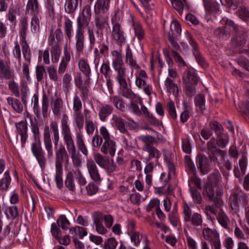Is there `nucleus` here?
Wrapping results in <instances>:
<instances>
[{
    "mask_svg": "<svg viewBox=\"0 0 249 249\" xmlns=\"http://www.w3.org/2000/svg\"><path fill=\"white\" fill-rule=\"evenodd\" d=\"M94 159L99 166L104 168L108 173H112L116 169V164L112 159L104 158L99 153L95 154Z\"/></svg>",
    "mask_w": 249,
    "mask_h": 249,
    "instance_id": "nucleus-9",
    "label": "nucleus"
},
{
    "mask_svg": "<svg viewBox=\"0 0 249 249\" xmlns=\"http://www.w3.org/2000/svg\"><path fill=\"white\" fill-rule=\"evenodd\" d=\"M7 103L11 105L13 110L18 113H21L23 107L20 101L16 98L9 97L7 99Z\"/></svg>",
    "mask_w": 249,
    "mask_h": 249,
    "instance_id": "nucleus-31",
    "label": "nucleus"
},
{
    "mask_svg": "<svg viewBox=\"0 0 249 249\" xmlns=\"http://www.w3.org/2000/svg\"><path fill=\"white\" fill-rule=\"evenodd\" d=\"M202 233L204 238L211 242L219 238V234L215 229L206 228L203 230Z\"/></svg>",
    "mask_w": 249,
    "mask_h": 249,
    "instance_id": "nucleus-29",
    "label": "nucleus"
},
{
    "mask_svg": "<svg viewBox=\"0 0 249 249\" xmlns=\"http://www.w3.org/2000/svg\"><path fill=\"white\" fill-rule=\"evenodd\" d=\"M112 30L111 37L118 45L122 46L126 42L124 32L120 23L113 20H112Z\"/></svg>",
    "mask_w": 249,
    "mask_h": 249,
    "instance_id": "nucleus-8",
    "label": "nucleus"
},
{
    "mask_svg": "<svg viewBox=\"0 0 249 249\" xmlns=\"http://www.w3.org/2000/svg\"><path fill=\"white\" fill-rule=\"evenodd\" d=\"M165 86L168 92L173 93L177 96L178 94V89L175 83L170 78H167L165 81Z\"/></svg>",
    "mask_w": 249,
    "mask_h": 249,
    "instance_id": "nucleus-48",
    "label": "nucleus"
},
{
    "mask_svg": "<svg viewBox=\"0 0 249 249\" xmlns=\"http://www.w3.org/2000/svg\"><path fill=\"white\" fill-rule=\"evenodd\" d=\"M217 220L219 224L226 229H229L230 220L227 214L222 210H220L217 216Z\"/></svg>",
    "mask_w": 249,
    "mask_h": 249,
    "instance_id": "nucleus-35",
    "label": "nucleus"
},
{
    "mask_svg": "<svg viewBox=\"0 0 249 249\" xmlns=\"http://www.w3.org/2000/svg\"><path fill=\"white\" fill-rule=\"evenodd\" d=\"M51 52L53 62L55 63L57 62L59 60L61 53L59 45L58 44L53 45L51 49Z\"/></svg>",
    "mask_w": 249,
    "mask_h": 249,
    "instance_id": "nucleus-56",
    "label": "nucleus"
},
{
    "mask_svg": "<svg viewBox=\"0 0 249 249\" xmlns=\"http://www.w3.org/2000/svg\"><path fill=\"white\" fill-rule=\"evenodd\" d=\"M51 129L53 133L54 146H57L59 142L60 137L58 124L56 122L52 121L50 124Z\"/></svg>",
    "mask_w": 249,
    "mask_h": 249,
    "instance_id": "nucleus-44",
    "label": "nucleus"
},
{
    "mask_svg": "<svg viewBox=\"0 0 249 249\" xmlns=\"http://www.w3.org/2000/svg\"><path fill=\"white\" fill-rule=\"evenodd\" d=\"M88 33L89 38V42L91 45H94L96 44H100L103 40V31L99 30L89 29L88 30Z\"/></svg>",
    "mask_w": 249,
    "mask_h": 249,
    "instance_id": "nucleus-18",
    "label": "nucleus"
},
{
    "mask_svg": "<svg viewBox=\"0 0 249 249\" xmlns=\"http://www.w3.org/2000/svg\"><path fill=\"white\" fill-rule=\"evenodd\" d=\"M4 213L8 219L12 220L18 218L19 215L18 209L16 206L6 207Z\"/></svg>",
    "mask_w": 249,
    "mask_h": 249,
    "instance_id": "nucleus-38",
    "label": "nucleus"
},
{
    "mask_svg": "<svg viewBox=\"0 0 249 249\" xmlns=\"http://www.w3.org/2000/svg\"><path fill=\"white\" fill-rule=\"evenodd\" d=\"M63 136L64 143L66 146L68 152L71 156L73 165L76 167H80L81 165L82 161L80 158L79 152L76 150L72 134Z\"/></svg>",
    "mask_w": 249,
    "mask_h": 249,
    "instance_id": "nucleus-5",
    "label": "nucleus"
},
{
    "mask_svg": "<svg viewBox=\"0 0 249 249\" xmlns=\"http://www.w3.org/2000/svg\"><path fill=\"white\" fill-rule=\"evenodd\" d=\"M245 96L247 97V100L242 101L239 105V107L244 114L249 115V89L247 90Z\"/></svg>",
    "mask_w": 249,
    "mask_h": 249,
    "instance_id": "nucleus-47",
    "label": "nucleus"
},
{
    "mask_svg": "<svg viewBox=\"0 0 249 249\" xmlns=\"http://www.w3.org/2000/svg\"><path fill=\"white\" fill-rule=\"evenodd\" d=\"M213 202V204L212 206H207L205 207V212L206 215L208 216L211 214H216L217 208L220 206V201L217 198L214 196V200H210Z\"/></svg>",
    "mask_w": 249,
    "mask_h": 249,
    "instance_id": "nucleus-39",
    "label": "nucleus"
},
{
    "mask_svg": "<svg viewBox=\"0 0 249 249\" xmlns=\"http://www.w3.org/2000/svg\"><path fill=\"white\" fill-rule=\"evenodd\" d=\"M112 120L115 124V125L118 130L123 133H127V129L125 127L124 122L121 117H118L117 115H113Z\"/></svg>",
    "mask_w": 249,
    "mask_h": 249,
    "instance_id": "nucleus-43",
    "label": "nucleus"
},
{
    "mask_svg": "<svg viewBox=\"0 0 249 249\" xmlns=\"http://www.w3.org/2000/svg\"><path fill=\"white\" fill-rule=\"evenodd\" d=\"M197 167L203 174H207L210 171V165L207 157L202 154H198L196 158Z\"/></svg>",
    "mask_w": 249,
    "mask_h": 249,
    "instance_id": "nucleus-15",
    "label": "nucleus"
},
{
    "mask_svg": "<svg viewBox=\"0 0 249 249\" xmlns=\"http://www.w3.org/2000/svg\"><path fill=\"white\" fill-rule=\"evenodd\" d=\"M51 107L54 115L60 116L63 109V102L60 97L52 98L51 100Z\"/></svg>",
    "mask_w": 249,
    "mask_h": 249,
    "instance_id": "nucleus-19",
    "label": "nucleus"
},
{
    "mask_svg": "<svg viewBox=\"0 0 249 249\" xmlns=\"http://www.w3.org/2000/svg\"><path fill=\"white\" fill-rule=\"evenodd\" d=\"M110 0H97L94 7L95 15H107Z\"/></svg>",
    "mask_w": 249,
    "mask_h": 249,
    "instance_id": "nucleus-17",
    "label": "nucleus"
},
{
    "mask_svg": "<svg viewBox=\"0 0 249 249\" xmlns=\"http://www.w3.org/2000/svg\"><path fill=\"white\" fill-rule=\"evenodd\" d=\"M140 140L143 143L142 150L148 154L145 160L149 161L152 159L157 160L160 157L161 153L160 150L153 146V144L156 142L155 138L150 135L142 136Z\"/></svg>",
    "mask_w": 249,
    "mask_h": 249,
    "instance_id": "nucleus-3",
    "label": "nucleus"
},
{
    "mask_svg": "<svg viewBox=\"0 0 249 249\" xmlns=\"http://www.w3.org/2000/svg\"><path fill=\"white\" fill-rule=\"evenodd\" d=\"M112 55L114 57L112 61V66L113 68L123 66L124 62L122 55V50L113 51L111 52Z\"/></svg>",
    "mask_w": 249,
    "mask_h": 249,
    "instance_id": "nucleus-34",
    "label": "nucleus"
},
{
    "mask_svg": "<svg viewBox=\"0 0 249 249\" xmlns=\"http://www.w3.org/2000/svg\"><path fill=\"white\" fill-rule=\"evenodd\" d=\"M192 225L195 227L201 226L203 223L202 217L198 213H194L190 219V221Z\"/></svg>",
    "mask_w": 249,
    "mask_h": 249,
    "instance_id": "nucleus-57",
    "label": "nucleus"
},
{
    "mask_svg": "<svg viewBox=\"0 0 249 249\" xmlns=\"http://www.w3.org/2000/svg\"><path fill=\"white\" fill-rule=\"evenodd\" d=\"M171 2L173 7L179 13L188 9L186 0H171Z\"/></svg>",
    "mask_w": 249,
    "mask_h": 249,
    "instance_id": "nucleus-42",
    "label": "nucleus"
},
{
    "mask_svg": "<svg viewBox=\"0 0 249 249\" xmlns=\"http://www.w3.org/2000/svg\"><path fill=\"white\" fill-rule=\"evenodd\" d=\"M133 27L134 30L135 36L139 40H142L144 36V31L141 24L138 22H133Z\"/></svg>",
    "mask_w": 249,
    "mask_h": 249,
    "instance_id": "nucleus-52",
    "label": "nucleus"
},
{
    "mask_svg": "<svg viewBox=\"0 0 249 249\" xmlns=\"http://www.w3.org/2000/svg\"><path fill=\"white\" fill-rule=\"evenodd\" d=\"M11 180L9 171H6L3 178L0 179V190L6 191L8 190Z\"/></svg>",
    "mask_w": 249,
    "mask_h": 249,
    "instance_id": "nucleus-41",
    "label": "nucleus"
},
{
    "mask_svg": "<svg viewBox=\"0 0 249 249\" xmlns=\"http://www.w3.org/2000/svg\"><path fill=\"white\" fill-rule=\"evenodd\" d=\"M78 68L83 74L88 78V80H90L91 70L88 60L83 58L80 59L78 61Z\"/></svg>",
    "mask_w": 249,
    "mask_h": 249,
    "instance_id": "nucleus-28",
    "label": "nucleus"
},
{
    "mask_svg": "<svg viewBox=\"0 0 249 249\" xmlns=\"http://www.w3.org/2000/svg\"><path fill=\"white\" fill-rule=\"evenodd\" d=\"M84 31H76L75 36V45L77 52L79 53H82L84 48L85 36Z\"/></svg>",
    "mask_w": 249,
    "mask_h": 249,
    "instance_id": "nucleus-27",
    "label": "nucleus"
},
{
    "mask_svg": "<svg viewBox=\"0 0 249 249\" xmlns=\"http://www.w3.org/2000/svg\"><path fill=\"white\" fill-rule=\"evenodd\" d=\"M40 8L38 0H28L26 9V14L37 15L39 13Z\"/></svg>",
    "mask_w": 249,
    "mask_h": 249,
    "instance_id": "nucleus-26",
    "label": "nucleus"
},
{
    "mask_svg": "<svg viewBox=\"0 0 249 249\" xmlns=\"http://www.w3.org/2000/svg\"><path fill=\"white\" fill-rule=\"evenodd\" d=\"M189 43L193 48V54L195 56L196 61L197 63L202 66V67L205 68L208 67V64L206 62L204 58L199 53L198 50V45L196 41L190 37L189 40Z\"/></svg>",
    "mask_w": 249,
    "mask_h": 249,
    "instance_id": "nucleus-16",
    "label": "nucleus"
},
{
    "mask_svg": "<svg viewBox=\"0 0 249 249\" xmlns=\"http://www.w3.org/2000/svg\"><path fill=\"white\" fill-rule=\"evenodd\" d=\"M113 110V107L109 105H103L99 112V116L102 121H104L107 117L110 115Z\"/></svg>",
    "mask_w": 249,
    "mask_h": 249,
    "instance_id": "nucleus-33",
    "label": "nucleus"
},
{
    "mask_svg": "<svg viewBox=\"0 0 249 249\" xmlns=\"http://www.w3.org/2000/svg\"><path fill=\"white\" fill-rule=\"evenodd\" d=\"M118 242L114 237H110L106 240L103 245V249H116Z\"/></svg>",
    "mask_w": 249,
    "mask_h": 249,
    "instance_id": "nucleus-62",
    "label": "nucleus"
},
{
    "mask_svg": "<svg viewBox=\"0 0 249 249\" xmlns=\"http://www.w3.org/2000/svg\"><path fill=\"white\" fill-rule=\"evenodd\" d=\"M85 128L88 134L92 135L96 128V125L92 120L86 119L85 121Z\"/></svg>",
    "mask_w": 249,
    "mask_h": 249,
    "instance_id": "nucleus-63",
    "label": "nucleus"
},
{
    "mask_svg": "<svg viewBox=\"0 0 249 249\" xmlns=\"http://www.w3.org/2000/svg\"><path fill=\"white\" fill-rule=\"evenodd\" d=\"M76 142L79 149L84 155H87L88 151L85 144L83 136L81 134H77Z\"/></svg>",
    "mask_w": 249,
    "mask_h": 249,
    "instance_id": "nucleus-54",
    "label": "nucleus"
},
{
    "mask_svg": "<svg viewBox=\"0 0 249 249\" xmlns=\"http://www.w3.org/2000/svg\"><path fill=\"white\" fill-rule=\"evenodd\" d=\"M101 151L105 154L109 153L111 156H113L116 151L115 142L111 139L105 141Z\"/></svg>",
    "mask_w": 249,
    "mask_h": 249,
    "instance_id": "nucleus-25",
    "label": "nucleus"
},
{
    "mask_svg": "<svg viewBox=\"0 0 249 249\" xmlns=\"http://www.w3.org/2000/svg\"><path fill=\"white\" fill-rule=\"evenodd\" d=\"M117 72L116 78L119 85L126 83V69L123 66L113 68Z\"/></svg>",
    "mask_w": 249,
    "mask_h": 249,
    "instance_id": "nucleus-37",
    "label": "nucleus"
},
{
    "mask_svg": "<svg viewBox=\"0 0 249 249\" xmlns=\"http://www.w3.org/2000/svg\"><path fill=\"white\" fill-rule=\"evenodd\" d=\"M43 142L45 149L46 150L47 157L51 159L53 155V142L51 137L49 128L48 126H45L43 133Z\"/></svg>",
    "mask_w": 249,
    "mask_h": 249,
    "instance_id": "nucleus-12",
    "label": "nucleus"
},
{
    "mask_svg": "<svg viewBox=\"0 0 249 249\" xmlns=\"http://www.w3.org/2000/svg\"><path fill=\"white\" fill-rule=\"evenodd\" d=\"M90 18L84 17V16L80 15L77 19V28L76 31H84V28L88 26Z\"/></svg>",
    "mask_w": 249,
    "mask_h": 249,
    "instance_id": "nucleus-45",
    "label": "nucleus"
},
{
    "mask_svg": "<svg viewBox=\"0 0 249 249\" xmlns=\"http://www.w3.org/2000/svg\"><path fill=\"white\" fill-rule=\"evenodd\" d=\"M185 163L186 167V169L190 174H196V168L189 156H186L185 157Z\"/></svg>",
    "mask_w": 249,
    "mask_h": 249,
    "instance_id": "nucleus-61",
    "label": "nucleus"
},
{
    "mask_svg": "<svg viewBox=\"0 0 249 249\" xmlns=\"http://www.w3.org/2000/svg\"><path fill=\"white\" fill-rule=\"evenodd\" d=\"M56 223L64 230H67L70 226L69 221L64 215H60Z\"/></svg>",
    "mask_w": 249,
    "mask_h": 249,
    "instance_id": "nucleus-59",
    "label": "nucleus"
},
{
    "mask_svg": "<svg viewBox=\"0 0 249 249\" xmlns=\"http://www.w3.org/2000/svg\"><path fill=\"white\" fill-rule=\"evenodd\" d=\"M221 3L230 9L235 10L242 3V0H220Z\"/></svg>",
    "mask_w": 249,
    "mask_h": 249,
    "instance_id": "nucleus-58",
    "label": "nucleus"
},
{
    "mask_svg": "<svg viewBox=\"0 0 249 249\" xmlns=\"http://www.w3.org/2000/svg\"><path fill=\"white\" fill-rule=\"evenodd\" d=\"M94 24L96 27L95 30H103L108 26V16L107 15H95Z\"/></svg>",
    "mask_w": 249,
    "mask_h": 249,
    "instance_id": "nucleus-20",
    "label": "nucleus"
},
{
    "mask_svg": "<svg viewBox=\"0 0 249 249\" xmlns=\"http://www.w3.org/2000/svg\"><path fill=\"white\" fill-rule=\"evenodd\" d=\"M209 126L211 130H213L217 136L223 133V127L218 122H211Z\"/></svg>",
    "mask_w": 249,
    "mask_h": 249,
    "instance_id": "nucleus-64",
    "label": "nucleus"
},
{
    "mask_svg": "<svg viewBox=\"0 0 249 249\" xmlns=\"http://www.w3.org/2000/svg\"><path fill=\"white\" fill-rule=\"evenodd\" d=\"M69 118L66 114H63L61 120L62 134L63 136L71 134L70 127L68 124Z\"/></svg>",
    "mask_w": 249,
    "mask_h": 249,
    "instance_id": "nucleus-40",
    "label": "nucleus"
},
{
    "mask_svg": "<svg viewBox=\"0 0 249 249\" xmlns=\"http://www.w3.org/2000/svg\"><path fill=\"white\" fill-rule=\"evenodd\" d=\"M205 10L207 14H211L219 11L217 3L213 0H203Z\"/></svg>",
    "mask_w": 249,
    "mask_h": 249,
    "instance_id": "nucleus-32",
    "label": "nucleus"
},
{
    "mask_svg": "<svg viewBox=\"0 0 249 249\" xmlns=\"http://www.w3.org/2000/svg\"><path fill=\"white\" fill-rule=\"evenodd\" d=\"M17 133L20 136L21 147H24L28 138V124L26 120L15 124Z\"/></svg>",
    "mask_w": 249,
    "mask_h": 249,
    "instance_id": "nucleus-11",
    "label": "nucleus"
},
{
    "mask_svg": "<svg viewBox=\"0 0 249 249\" xmlns=\"http://www.w3.org/2000/svg\"><path fill=\"white\" fill-rule=\"evenodd\" d=\"M182 80L185 85V93L188 97H193L196 93V87L199 78L195 70L187 69L182 75Z\"/></svg>",
    "mask_w": 249,
    "mask_h": 249,
    "instance_id": "nucleus-2",
    "label": "nucleus"
},
{
    "mask_svg": "<svg viewBox=\"0 0 249 249\" xmlns=\"http://www.w3.org/2000/svg\"><path fill=\"white\" fill-rule=\"evenodd\" d=\"M114 106L122 111H124L126 109L125 103L124 100L118 96H114L111 98Z\"/></svg>",
    "mask_w": 249,
    "mask_h": 249,
    "instance_id": "nucleus-51",
    "label": "nucleus"
},
{
    "mask_svg": "<svg viewBox=\"0 0 249 249\" xmlns=\"http://www.w3.org/2000/svg\"><path fill=\"white\" fill-rule=\"evenodd\" d=\"M111 69L108 61H105L102 64L100 69V72L103 74L106 78H110Z\"/></svg>",
    "mask_w": 249,
    "mask_h": 249,
    "instance_id": "nucleus-60",
    "label": "nucleus"
},
{
    "mask_svg": "<svg viewBox=\"0 0 249 249\" xmlns=\"http://www.w3.org/2000/svg\"><path fill=\"white\" fill-rule=\"evenodd\" d=\"M216 140L213 137L207 143V153L211 160H214L215 155H220L224 151L219 149L217 147Z\"/></svg>",
    "mask_w": 249,
    "mask_h": 249,
    "instance_id": "nucleus-14",
    "label": "nucleus"
},
{
    "mask_svg": "<svg viewBox=\"0 0 249 249\" xmlns=\"http://www.w3.org/2000/svg\"><path fill=\"white\" fill-rule=\"evenodd\" d=\"M196 106L198 108L199 111L203 112L205 109L206 99L204 94L199 93L194 99Z\"/></svg>",
    "mask_w": 249,
    "mask_h": 249,
    "instance_id": "nucleus-36",
    "label": "nucleus"
},
{
    "mask_svg": "<svg viewBox=\"0 0 249 249\" xmlns=\"http://www.w3.org/2000/svg\"><path fill=\"white\" fill-rule=\"evenodd\" d=\"M120 93L122 96L132 101H134L137 98H139L137 94L132 90L130 87H128L127 82L120 85ZM129 86H130V84H129Z\"/></svg>",
    "mask_w": 249,
    "mask_h": 249,
    "instance_id": "nucleus-21",
    "label": "nucleus"
},
{
    "mask_svg": "<svg viewBox=\"0 0 249 249\" xmlns=\"http://www.w3.org/2000/svg\"><path fill=\"white\" fill-rule=\"evenodd\" d=\"M89 80H88V78L84 82L83 81L82 76L81 74H78L76 77L75 78V85L81 91L83 96L85 98L88 96V86L89 85Z\"/></svg>",
    "mask_w": 249,
    "mask_h": 249,
    "instance_id": "nucleus-22",
    "label": "nucleus"
},
{
    "mask_svg": "<svg viewBox=\"0 0 249 249\" xmlns=\"http://www.w3.org/2000/svg\"><path fill=\"white\" fill-rule=\"evenodd\" d=\"M81 1V0H80ZM79 6V0H65V11L69 14H74L78 9Z\"/></svg>",
    "mask_w": 249,
    "mask_h": 249,
    "instance_id": "nucleus-30",
    "label": "nucleus"
},
{
    "mask_svg": "<svg viewBox=\"0 0 249 249\" xmlns=\"http://www.w3.org/2000/svg\"><path fill=\"white\" fill-rule=\"evenodd\" d=\"M14 74L11 71L7 63L3 60H0V78L6 79H14Z\"/></svg>",
    "mask_w": 249,
    "mask_h": 249,
    "instance_id": "nucleus-23",
    "label": "nucleus"
},
{
    "mask_svg": "<svg viewBox=\"0 0 249 249\" xmlns=\"http://www.w3.org/2000/svg\"><path fill=\"white\" fill-rule=\"evenodd\" d=\"M74 121L76 126L81 130L83 129L84 124V117L82 112L73 113Z\"/></svg>",
    "mask_w": 249,
    "mask_h": 249,
    "instance_id": "nucleus-46",
    "label": "nucleus"
},
{
    "mask_svg": "<svg viewBox=\"0 0 249 249\" xmlns=\"http://www.w3.org/2000/svg\"><path fill=\"white\" fill-rule=\"evenodd\" d=\"M28 26L27 18L26 17L22 18L20 20V34L22 40L24 41L26 40Z\"/></svg>",
    "mask_w": 249,
    "mask_h": 249,
    "instance_id": "nucleus-49",
    "label": "nucleus"
},
{
    "mask_svg": "<svg viewBox=\"0 0 249 249\" xmlns=\"http://www.w3.org/2000/svg\"><path fill=\"white\" fill-rule=\"evenodd\" d=\"M30 124L34 138L35 140L38 141V142H36L32 143L31 150L33 155L36 157L40 166L42 169L45 166L46 160L45 153L41 147L40 141L39 140L40 132L39 126L37 121L36 119L34 121H31Z\"/></svg>",
    "mask_w": 249,
    "mask_h": 249,
    "instance_id": "nucleus-1",
    "label": "nucleus"
},
{
    "mask_svg": "<svg viewBox=\"0 0 249 249\" xmlns=\"http://www.w3.org/2000/svg\"><path fill=\"white\" fill-rule=\"evenodd\" d=\"M181 29L179 23L177 21H173L170 25V31L168 36H179L181 34Z\"/></svg>",
    "mask_w": 249,
    "mask_h": 249,
    "instance_id": "nucleus-50",
    "label": "nucleus"
},
{
    "mask_svg": "<svg viewBox=\"0 0 249 249\" xmlns=\"http://www.w3.org/2000/svg\"><path fill=\"white\" fill-rule=\"evenodd\" d=\"M74 178H75L72 174V170L68 172L65 180V185L70 191H73L75 190Z\"/></svg>",
    "mask_w": 249,
    "mask_h": 249,
    "instance_id": "nucleus-55",
    "label": "nucleus"
},
{
    "mask_svg": "<svg viewBox=\"0 0 249 249\" xmlns=\"http://www.w3.org/2000/svg\"><path fill=\"white\" fill-rule=\"evenodd\" d=\"M219 176V173L216 171L211 174L208 177L207 183L204 186V192L209 200H214L215 190L219 188L220 186Z\"/></svg>",
    "mask_w": 249,
    "mask_h": 249,
    "instance_id": "nucleus-4",
    "label": "nucleus"
},
{
    "mask_svg": "<svg viewBox=\"0 0 249 249\" xmlns=\"http://www.w3.org/2000/svg\"><path fill=\"white\" fill-rule=\"evenodd\" d=\"M220 171L223 177L227 180L230 175V172L231 169V163L229 160L225 161L223 165L220 167Z\"/></svg>",
    "mask_w": 249,
    "mask_h": 249,
    "instance_id": "nucleus-53",
    "label": "nucleus"
},
{
    "mask_svg": "<svg viewBox=\"0 0 249 249\" xmlns=\"http://www.w3.org/2000/svg\"><path fill=\"white\" fill-rule=\"evenodd\" d=\"M55 167L62 168L63 162L69 160V155L65 146L61 144L58 147L55 146Z\"/></svg>",
    "mask_w": 249,
    "mask_h": 249,
    "instance_id": "nucleus-10",
    "label": "nucleus"
},
{
    "mask_svg": "<svg viewBox=\"0 0 249 249\" xmlns=\"http://www.w3.org/2000/svg\"><path fill=\"white\" fill-rule=\"evenodd\" d=\"M87 166L90 177L94 181L99 183L102 180L97 165L92 160H88Z\"/></svg>",
    "mask_w": 249,
    "mask_h": 249,
    "instance_id": "nucleus-13",
    "label": "nucleus"
},
{
    "mask_svg": "<svg viewBox=\"0 0 249 249\" xmlns=\"http://www.w3.org/2000/svg\"><path fill=\"white\" fill-rule=\"evenodd\" d=\"M248 39L247 32L244 29H240L231 38V45L239 53H248V49H244Z\"/></svg>",
    "mask_w": 249,
    "mask_h": 249,
    "instance_id": "nucleus-6",
    "label": "nucleus"
},
{
    "mask_svg": "<svg viewBox=\"0 0 249 249\" xmlns=\"http://www.w3.org/2000/svg\"><path fill=\"white\" fill-rule=\"evenodd\" d=\"M239 165L240 170L236 166H234L233 168V173L234 176L240 178L241 176H244L245 174V171L247 166V158L245 156H242L241 158L239 160Z\"/></svg>",
    "mask_w": 249,
    "mask_h": 249,
    "instance_id": "nucleus-24",
    "label": "nucleus"
},
{
    "mask_svg": "<svg viewBox=\"0 0 249 249\" xmlns=\"http://www.w3.org/2000/svg\"><path fill=\"white\" fill-rule=\"evenodd\" d=\"M246 196L240 189L237 188L231 194L229 198V204L234 212L239 210V206L245 201Z\"/></svg>",
    "mask_w": 249,
    "mask_h": 249,
    "instance_id": "nucleus-7",
    "label": "nucleus"
}]
</instances>
